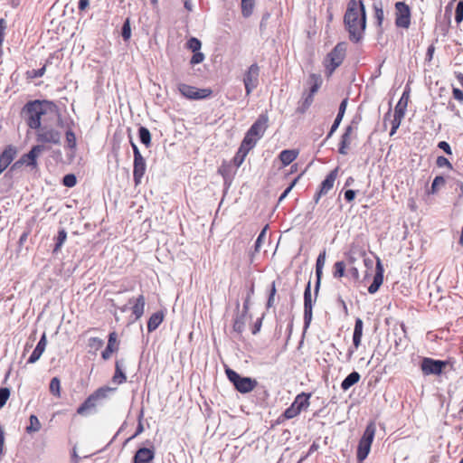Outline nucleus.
<instances>
[{"label": "nucleus", "instance_id": "obj_39", "mask_svg": "<svg viewBox=\"0 0 463 463\" xmlns=\"http://www.w3.org/2000/svg\"><path fill=\"white\" fill-rule=\"evenodd\" d=\"M446 184V180L442 175H437L431 184L429 194H435L438 193L439 187L444 186Z\"/></svg>", "mask_w": 463, "mask_h": 463}, {"label": "nucleus", "instance_id": "obj_17", "mask_svg": "<svg viewBox=\"0 0 463 463\" xmlns=\"http://www.w3.org/2000/svg\"><path fill=\"white\" fill-rule=\"evenodd\" d=\"M383 272L384 269L383 264L380 259H377L375 274L373 276V282L368 287V292L370 294H374L379 290L381 285L383 282Z\"/></svg>", "mask_w": 463, "mask_h": 463}, {"label": "nucleus", "instance_id": "obj_5", "mask_svg": "<svg viewBox=\"0 0 463 463\" xmlns=\"http://www.w3.org/2000/svg\"><path fill=\"white\" fill-rule=\"evenodd\" d=\"M225 374L228 380L232 383L234 389L240 393H249L258 385V382L255 379L242 376L232 368L227 367L225 369Z\"/></svg>", "mask_w": 463, "mask_h": 463}, {"label": "nucleus", "instance_id": "obj_45", "mask_svg": "<svg viewBox=\"0 0 463 463\" xmlns=\"http://www.w3.org/2000/svg\"><path fill=\"white\" fill-rule=\"evenodd\" d=\"M314 98L310 95H307L302 100L301 104L297 108V112L299 114H304L307 109L311 106Z\"/></svg>", "mask_w": 463, "mask_h": 463}, {"label": "nucleus", "instance_id": "obj_14", "mask_svg": "<svg viewBox=\"0 0 463 463\" xmlns=\"http://www.w3.org/2000/svg\"><path fill=\"white\" fill-rule=\"evenodd\" d=\"M268 122L269 116L267 112L261 113L258 117L256 121L250 126L247 132L250 134L252 137L260 139L263 137L266 129L268 128Z\"/></svg>", "mask_w": 463, "mask_h": 463}, {"label": "nucleus", "instance_id": "obj_29", "mask_svg": "<svg viewBox=\"0 0 463 463\" xmlns=\"http://www.w3.org/2000/svg\"><path fill=\"white\" fill-rule=\"evenodd\" d=\"M360 379V373L356 371H353L342 381L341 389L345 392L349 390L353 385L356 384Z\"/></svg>", "mask_w": 463, "mask_h": 463}, {"label": "nucleus", "instance_id": "obj_41", "mask_svg": "<svg viewBox=\"0 0 463 463\" xmlns=\"http://www.w3.org/2000/svg\"><path fill=\"white\" fill-rule=\"evenodd\" d=\"M30 425L27 426L26 431L28 433L39 431L41 429V423L36 415L32 414L29 418Z\"/></svg>", "mask_w": 463, "mask_h": 463}, {"label": "nucleus", "instance_id": "obj_50", "mask_svg": "<svg viewBox=\"0 0 463 463\" xmlns=\"http://www.w3.org/2000/svg\"><path fill=\"white\" fill-rule=\"evenodd\" d=\"M373 9H374V17L376 19L377 25L379 27H381L383 21V17H384L382 5L381 4L380 5L373 4Z\"/></svg>", "mask_w": 463, "mask_h": 463}, {"label": "nucleus", "instance_id": "obj_59", "mask_svg": "<svg viewBox=\"0 0 463 463\" xmlns=\"http://www.w3.org/2000/svg\"><path fill=\"white\" fill-rule=\"evenodd\" d=\"M297 181H298V178L294 179L291 182V184L284 190V192L280 194V196L279 198V203L282 202L288 196V194L290 193L292 188L295 186Z\"/></svg>", "mask_w": 463, "mask_h": 463}, {"label": "nucleus", "instance_id": "obj_38", "mask_svg": "<svg viewBox=\"0 0 463 463\" xmlns=\"http://www.w3.org/2000/svg\"><path fill=\"white\" fill-rule=\"evenodd\" d=\"M66 239H67V232L65 231V229L64 228L59 229L58 234L55 238L56 242H55V245L53 248V252H58L61 250V248L62 247Z\"/></svg>", "mask_w": 463, "mask_h": 463}, {"label": "nucleus", "instance_id": "obj_16", "mask_svg": "<svg viewBox=\"0 0 463 463\" xmlns=\"http://www.w3.org/2000/svg\"><path fill=\"white\" fill-rule=\"evenodd\" d=\"M146 170V163L144 156L134 158L133 161V180L135 185H138L142 182V178L145 175Z\"/></svg>", "mask_w": 463, "mask_h": 463}, {"label": "nucleus", "instance_id": "obj_64", "mask_svg": "<svg viewBox=\"0 0 463 463\" xmlns=\"http://www.w3.org/2000/svg\"><path fill=\"white\" fill-rule=\"evenodd\" d=\"M452 94H453V98L456 100H458L459 102H463V91L461 90L454 87L452 89Z\"/></svg>", "mask_w": 463, "mask_h": 463}, {"label": "nucleus", "instance_id": "obj_51", "mask_svg": "<svg viewBox=\"0 0 463 463\" xmlns=\"http://www.w3.org/2000/svg\"><path fill=\"white\" fill-rule=\"evenodd\" d=\"M349 144H350V137H345L344 135L341 136V140H340V143H339V148H338V152L341 154V155H347V148L349 146Z\"/></svg>", "mask_w": 463, "mask_h": 463}, {"label": "nucleus", "instance_id": "obj_26", "mask_svg": "<svg viewBox=\"0 0 463 463\" xmlns=\"http://www.w3.org/2000/svg\"><path fill=\"white\" fill-rule=\"evenodd\" d=\"M410 98V88L406 87L394 109V114L405 116Z\"/></svg>", "mask_w": 463, "mask_h": 463}, {"label": "nucleus", "instance_id": "obj_57", "mask_svg": "<svg viewBox=\"0 0 463 463\" xmlns=\"http://www.w3.org/2000/svg\"><path fill=\"white\" fill-rule=\"evenodd\" d=\"M436 165L438 167H448L450 170L453 168L449 159L443 156H439L437 157Z\"/></svg>", "mask_w": 463, "mask_h": 463}, {"label": "nucleus", "instance_id": "obj_42", "mask_svg": "<svg viewBox=\"0 0 463 463\" xmlns=\"http://www.w3.org/2000/svg\"><path fill=\"white\" fill-rule=\"evenodd\" d=\"M345 274V263L344 261H336L334 265L333 277L340 279Z\"/></svg>", "mask_w": 463, "mask_h": 463}, {"label": "nucleus", "instance_id": "obj_34", "mask_svg": "<svg viewBox=\"0 0 463 463\" xmlns=\"http://www.w3.org/2000/svg\"><path fill=\"white\" fill-rule=\"evenodd\" d=\"M247 314L248 313H244V310L242 309L241 313L236 316L232 326L233 331L238 334H241L244 331Z\"/></svg>", "mask_w": 463, "mask_h": 463}, {"label": "nucleus", "instance_id": "obj_21", "mask_svg": "<svg viewBox=\"0 0 463 463\" xmlns=\"http://www.w3.org/2000/svg\"><path fill=\"white\" fill-rule=\"evenodd\" d=\"M128 303L133 304L131 309L132 314L135 317V320L139 319L144 315L145 311L146 299L144 295H139L136 298H130Z\"/></svg>", "mask_w": 463, "mask_h": 463}, {"label": "nucleus", "instance_id": "obj_56", "mask_svg": "<svg viewBox=\"0 0 463 463\" xmlns=\"http://www.w3.org/2000/svg\"><path fill=\"white\" fill-rule=\"evenodd\" d=\"M204 58H205L204 54L203 52H201L200 51L194 52V54L190 60V64L191 65L199 64L203 61Z\"/></svg>", "mask_w": 463, "mask_h": 463}, {"label": "nucleus", "instance_id": "obj_3", "mask_svg": "<svg viewBox=\"0 0 463 463\" xmlns=\"http://www.w3.org/2000/svg\"><path fill=\"white\" fill-rule=\"evenodd\" d=\"M117 388L103 386L91 393L77 409V413L81 416H87L95 411L98 402L106 399L109 393L113 392Z\"/></svg>", "mask_w": 463, "mask_h": 463}, {"label": "nucleus", "instance_id": "obj_46", "mask_svg": "<svg viewBox=\"0 0 463 463\" xmlns=\"http://www.w3.org/2000/svg\"><path fill=\"white\" fill-rule=\"evenodd\" d=\"M121 35L124 41H128L131 37V26L129 18H127L122 24Z\"/></svg>", "mask_w": 463, "mask_h": 463}, {"label": "nucleus", "instance_id": "obj_48", "mask_svg": "<svg viewBox=\"0 0 463 463\" xmlns=\"http://www.w3.org/2000/svg\"><path fill=\"white\" fill-rule=\"evenodd\" d=\"M254 294V283L251 282L249 288H248V291H247V295L244 298V301H243V307H242V309L244 310V313H248L249 311V307H250V298L251 296Z\"/></svg>", "mask_w": 463, "mask_h": 463}, {"label": "nucleus", "instance_id": "obj_4", "mask_svg": "<svg viewBox=\"0 0 463 463\" xmlns=\"http://www.w3.org/2000/svg\"><path fill=\"white\" fill-rule=\"evenodd\" d=\"M346 55V43H338L324 61L326 73L330 76L343 63Z\"/></svg>", "mask_w": 463, "mask_h": 463}, {"label": "nucleus", "instance_id": "obj_30", "mask_svg": "<svg viewBox=\"0 0 463 463\" xmlns=\"http://www.w3.org/2000/svg\"><path fill=\"white\" fill-rule=\"evenodd\" d=\"M123 365H124L123 360L116 361L115 373L112 377V381H113V383H115L117 384H121L127 381L126 373L123 371Z\"/></svg>", "mask_w": 463, "mask_h": 463}, {"label": "nucleus", "instance_id": "obj_54", "mask_svg": "<svg viewBox=\"0 0 463 463\" xmlns=\"http://www.w3.org/2000/svg\"><path fill=\"white\" fill-rule=\"evenodd\" d=\"M10 396V390L7 387L0 388V409L5 406Z\"/></svg>", "mask_w": 463, "mask_h": 463}, {"label": "nucleus", "instance_id": "obj_37", "mask_svg": "<svg viewBox=\"0 0 463 463\" xmlns=\"http://www.w3.org/2000/svg\"><path fill=\"white\" fill-rule=\"evenodd\" d=\"M310 81L312 82V85L309 89V92L307 95H310L312 98H314L315 93L317 92L318 89L321 86L322 80L319 75L312 73L309 76Z\"/></svg>", "mask_w": 463, "mask_h": 463}, {"label": "nucleus", "instance_id": "obj_32", "mask_svg": "<svg viewBox=\"0 0 463 463\" xmlns=\"http://www.w3.org/2000/svg\"><path fill=\"white\" fill-rule=\"evenodd\" d=\"M260 139L255 137H252L250 134L246 132L241 145L240 148L243 151L249 153L258 143Z\"/></svg>", "mask_w": 463, "mask_h": 463}, {"label": "nucleus", "instance_id": "obj_47", "mask_svg": "<svg viewBox=\"0 0 463 463\" xmlns=\"http://www.w3.org/2000/svg\"><path fill=\"white\" fill-rule=\"evenodd\" d=\"M104 345V341L99 337H90L88 340V346L94 350H99Z\"/></svg>", "mask_w": 463, "mask_h": 463}, {"label": "nucleus", "instance_id": "obj_10", "mask_svg": "<svg viewBox=\"0 0 463 463\" xmlns=\"http://www.w3.org/2000/svg\"><path fill=\"white\" fill-rule=\"evenodd\" d=\"M395 25L404 29L411 25V8L405 2L395 3Z\"/></svg>", "mask_w": 463, "mask_h": 463}, {"label": "nucleus", "instance_id": "obj_6", "mask_svg": "<svg viewBox=\"0 0 463 463\" xmlns=\"http://www.w3.org/2000/svg\"><path fill=\"white\" fill-rule=\"evenodd\" d=\"M374 435L375 426L373 423H369L366 426L357 446L356 458L358 462H363L367 458L371 450Z\"/></svg>", "mask_w": 463, "mask_h": 463}, {"label": "nucleus", "instance_id": "obj_11", "mask_svg": "<svg viewBox=\"0 0 463 463\" xmlns=\"http://www.w3.org/2000/svg\"><path fill=\"white\" fill-rule=\"evenodd\" d=\"M259 75L260 67L257 63L251 64L243 76V84L245 88L246 96H250V93L259 85Z\"/></svg>", "mask_w": 463, "mask_h": 463}, {"label": "nucleus", "instance_id": "obj_55", "mask_svg": "<svg viewBox=\"0 0 463 463\" xmlns=\"http://www.w3.org/2000/svg\"><path fill=\"white\" fill-rule=\"evenodd\" d=\"M455 21L457 24H460L463 21V1H459L457 4L455 11Z\"/></svg>", "mask_w": 463, "mask_h": 463}, {"label": "nucleus", "instance_id": "obj_31", "mask_svg": "<svg viewBox=\"0 0 463 463\" xmlns=\"http://www.w3.org/2000/svg\"><path fill=\"white\" fill-rule=\"evenodd\" d=\"M298 155V152L297 150L285 149L279 153V157L282 165L286 166L291 164L297 158Z\"/></svg>", "mask_w": 463, "mask_h": 463}, {"label": "nucleus", "instance_id": "obj_22", "mask_svg": "<svg viewBox=\"0 0 463 463\" xmlns=\"http://www.w3.org/2000/svg\"><path fill=\"white\" fill-rule=\"evenodd\" d=\"M118 349V343L117 342V333L111 332L109 335L108 345L106 348L101 353V357L103 360H109L111 354L114 352H117Z\"/></svg>", "mask_w": 463, "mask_h": 463}, {"label": "nucleus", "instance_id": "obj_40", "mask_svg": "<svg viewBox=\"0 0 463 463\" xmlns=\"http://www.w3.org/2000/svg\"><path fill=\"white\" fill-rule=\"evenodd\" d=\"M247 155H248L247 152L243 151L242 149H241L239 147L237 153L235 154V156L232 158V160L231 161V163L235 166V168L238 169L244 162Z\"/></svg>", "mask_w": 463, "mask_h": 463}, {"label": "nucleus", "instance_id": "obj_44", "mask_svg": "<svg viewBox=\"0 0 463 463\" xmlns=\"http://www.w3.org/2000/svg\"><path fill=\"white\" fill-rule=\"evenodd\" d=\"M50 392L56 397L61 396V381L58 377H53L50 382Z\"/></svg>", "mask_w": 463, "mask_h": 463}, {"label": "nucleus", "instance_id": "obj_36", "mask_svg": "<svg viewBox=\"0 0 463 463\" xmlns=\"http://www.w3.org/2000/svg\"><path fill=\"white\" fill-rule=\"evenodd\" d=\"M255 6V0H241V14L244 18L250 17Z\"/></svg>", "mask_w": 463, "mask_h": 463}, {"label": "nucleus", "instance_id": "obj_19", "mask_svg": "<svg viewBox=\"0 0 463 463\" xmlns=\"http://www.w3.org/2000/svg\"><path fill=\"white\" fill-rule=\"evenodd\" d=\"M155 458L154 449L139 448L133 456V463H151Z\"/></svg>", "mask_w": 463, "mask_h": 463}, {"label": "nucleus", "instance_id": "obj_60", "mask_svg": "<svg viewBox=\"0 0 463 463\" xmlns=\"http://www.w3.org/2000/svg\"><path fill=\"white\" fill-rule=\"evenodd\" d=\"M438 147L443 150L447 155L452 154L450 145L447 141H439L438 143Z\"/></svg>", "mask_w": 463, "mask_h": 463}, {"label": "nucleus", "instance_id": "obj_12", "mask_svg": "<svg viewBox=\"0 0 463 463\" xmlns=\"http://www.w3.org/2000/svg\"><path fill=\"white\" fill-rule=\"evenodd\" d=\"M61 134L59 130L48 127V126H41L38 128L37 133V141L41 143H50L53 145L61 144Z\"/></svg>", "mask_w": 463, "mask_h": 463}, {"label": "nucleus", "instance_id": "obj_43", "mask_svg": "<svg viewBox=\"0 0 463 463\" xmlns=\"http://www.w3.org/2000/svg\"><path fill=\"white\" fill-rule=\"evenodd\" d=\"M53 56H54V54H51L49 56V58L46 60L45 64L42 68H40L38 70H33L31 71V77L32 78H41V77H43L44 75V73H45L46 66L48 64L52 63V60L53 59Z\"/></svg>", "mask_w": 463, "mask_h": 463}, {"label": "nucleus", "instance_id": "obj_15", "mask_svg": "<svg viewBox=\"0 0 463 463\" xmlns=\"http://www.w3.org/2000/svg\"><path fill=\"white\" fill-rule=\"evenodd\" d=\"M326 250H323L318 254V256L317 258V261H316V279H316L315 288H314L315 300H317V298L320 286H321L323 269H324L325 262H326Z\"/></svg>", "mask_w": 463, "mask_h": 463}, {"label": "nucleus", "instance_id": "obj_8", "mask_svg": "<svg viewBox=\"0 0 463 463\" xmlns=\"http://www.w3.org/2000/svg\"><path fill=\"white\" fill-rule=\"evenodd\" d=\"M177 89L182 96L191 100L204 99L209 98L213 93L211 89H198L185 83H179Z\"/></svg>", "mask_w": 463, "mask_h": 463}, {"label": "nucleus", "instance_id": "obj_23", "mask_svg": "<svg viewBox=\"0 0 463 463\" xmlns=\"http://www.w3.org/2000/svg\"><path fill=\"white\" fill-rule=\"evenodd\" d=\"M46 345H47L46 334L43 333L42 335L39 342L37 343L35 348L33 349V353L29 356L27 363L28 364L36 363L42 356L43 353L44 352Z\"/></svg>", "mask_w": 463, "mask_h": 463}, {"label": "nucleus", "instance_id": "obj_7", "mask_svg": "<svg viewBox=\"0 0 463 463\" xmlns=\"http://www.w3.org/2000/svg\"><path fill=\"white\" fill-rule=\"evenodd\" d=\"M311 393L301 392L298 394L291 405L285 410L279 418L290 420L298 416L303 410L309 406Z\"/></svg>", "mask_w": 463, "mask_h": 463}, {"label": "nucleus", "instance_id": "obj_18", "mask_svg": "<svg viewBox=\"0 0 463 463\" xmlns=\"http://www.w3.org/2000/svg\"><path fill=\"white\" fill-rule=\"evenodd\" d=\"M236 172L237 168L231 162H223L218 169V173L223 178L224 184L228 187L231 185Z\"/></svg>", "mask_w": 463, "mask_h": 463}, {"label": "nucleus", "instance_id": "obj_63", "mask_svg": "<svg viewBox=\"0 0 463 463\" xmlns=\"http://www.w3.org/2000/svg\"><path fill=\"white\" fill-rule=\"evenodd\" d=\"M347 103H348V99L347 98L344 99L340 102L337 116H340V117L344 118V115H345V110H346Z\"/></svg>", "mask_w": 463, "mask_h": 463}, {"label": "nucleus", "instance_id": "obj_25", "mask_svg": "<svg viewBox=\"0 0 463 463\" xmlns=\"http://www.w3.org/2000/svg\"><path fill=\"white\" fill-rule=\"evenodd\" d=\"M43 150V146L42 145H35L28 153L23 155L21 159L25 161V165L29 166H35L37 165L36 158Z\"/></svg>", "mask_w": 463, "mask_h": 463}, {"label": "nucleus", "instance_id": "obj_61", "mask_svg": "<svg viewBox=\"0 0 463 463\" xmlns=\"http://www.w3.org/2000/svg\"><path fill=\"white\" fill-rule=\"evenodd\" d=\"M265 233H266V227L260 232V233L259 234V236L257 237V239L254 242V248H255L256 251L259 250V249L262 243V240L265 237Z\"/></svg>", "mask_w": 463, "mask_h": 463}, {"label": "nucleus", "instance_id": "obj_58", "mask_svg": "<svg viewBox=\"0 0 463 463\" xmlns=\"http://www.w3.org/2000/svg\"><path fill=\"white\" fill-rule=\"evenodd\" d=\"M275 294H276V286H275V282L273 281L270 286V291H269V295L268 301H267V308H269L273 306Z\"/></svg>", "mask_w": 463, "mask_h": 463}, {"label": "nucleus", "instance_id": "obj_53", "mask_svg": "<svg viewBox=\"0 0 463 463\" xmlns=\"http://www.w3.org/2000/svg\"><path fill=\"white\" fill-rule=\"evenodd\" d=\"M403 118L404 117L401 116V115H397V114L393 115V119L392 120V128L390 131V136H393L396 133L397 129L401 126V123H402V120Z\"/></svg>", "mask_w": 463, "mask_h": 463}, {"label": "nucleus", "instance_id": "obj_35", "mask_svg": "<svg viewBox=\"0 0 463 463\" xmlns=\"http://www.w3.org/2000/svg\"><path fill=\"white\" fill-rule=\"evenodd\" d=\"M138 137L139 141L146 146V147L151 146V133L147 128L144 126L138 128Z\"/></svg>", "mask_w": 463, "mask_h": 463}, {"label": "nucleus", "instance_id": "obj_33", "mask_svg": "<svg viewBox=\"0 0 463 463\" xmlns=\"http://www.w3.org/2000/svg\"><path fill=\"white\" fill-rule=\"evenodd\" d=\"M71 125H73V120H71L70 124H67L66 131H65V138H66V144L67 147L73 150L76 148L77 141H76V136L73 132Z\"/></svg>", "mask_w": 463, "mask_h": 463}, {"label": "nucleus", "instance_id": "obj_52", "mask_svg": "<svg viewBox=\"0 0 463 463\" xmlns=\"http://www.w3.org/2000/svg\"><path fill=\"white\" fill-rule=\"evenodd\" d=\"M77 184V178L74 174H67L62 178V184L66 187L71 188Z\"/></svg>", "mask_w": 463, "mask_h": 463}, {"label": "nucleus", "instance_id": "obj_20", "mask_svg": "<svg viewBox=\"0 0 463 463\" xmlns=\"http://www.w3.org/2000/svg\"><path fill=\"white\" fill-rule=\"evenodd\" d=\"M16 155V150L12 146H7L0 154V175L9 166Z\"/></svg>", "mask_w": 463, "mask_h": 463}, {"label": "nucleus", "instance_id": "obj_62", "mask_svg": "<svg viewBox=\"0 0 463 463\" xmlns=\"http://www.w3.org/2000/svg\"><path fill=\"white\" fill-rule=\"evenodd\" d=\"M355 195H356V191L352 190V189L345 190V194H344L345 200L348 203H351L352 201H354L355 198Z\"/></svg>", "mask_w": 463, "mask_h": 463}, {"label": "nucleus", "instance_id": "obj_1", "mask_svg": "<svg viewBox=\"0 0 463 463\" xmlns=\"http://www.w3.org/2000/svg\"><path fill=\"white\" fill-rule=\"evenodd\" d=\"M344 24L349 33V39L359 43L366 28V11L362 0H350L344 15Z\"/></svg>", "mask_w": 463, "mask_h": 463}, {"label": "nucleus", "instance_id": "obj_28", "mask_svg": "<svg viewBox=\"0 0 463 463\" xmlns=\"http://www.w3.org/2000/svg\"><path fill=\"white\" fill-rule=\"evenodd\" d=\"M164 312L163 311H157L151 315L147 321V331L148 333H151L157 329V327L160 326V324L164 320Z\"/></svg>", "mask_w": 463, "mask_h": 463}, {"label": "nucleus", "instance_id": "obj_13", "mask_svg": "<svg viewBox=\"0 0 463 463\" xmlns=\"http://www.w3.org/2000/svg\"><path fill=\"white\" fill-rule=\"evenodd\" d=\"M315 302V299L312 300L311 281L309 280L304 290V331L309 327L312 321L313 305Z\"/></svg>", "mask_w": 463, "mask_h": 463}, {"label": "nucleus", "instance_id": "obj_24", "mask_svg": "<svg viewBox=\"0 0 463 463\" xmlns=\"http://www.w3.org/2000/svg\"><path fill=\"white\" fill-rule=\"evenodd\" d=\"M338 167H335L330 171L326 178L322 181L319 189L320 193L326 194L334 186L335 181L337 177Z\"/></svg>", "mask_w": 463, "mask_h": 463}, {"label": "nucleus", "instance_id": "obj_27", "mask_svg": "<svg viewBox=\"0 0 463 463\" xmlns=\"http://www.w3.org/2000/svg\"><path fill=\"white\" fill-rule=\"evenodd\" d=\"M364 322L361 318L357 317L354 322V328L353 333V345L357 349L361 345L363 336Z\"/></svg>", "mask_w": 463, "mask_h": 463}, {"label": "nucleus", "instance_id": "obj_49", "mask_svg": "<svg viewBox=\"0 0 463 463\" xmlns=\"http://www.w3.org/2000/svg\"><path fill=\"white\" fill-rule=\"evenodd\" d=\"M186 46L189 50H191L193 52H198L201 50V47H202V43L199 39H197L196 37H191L187 43H186Z\"/></svg>", "mask_w": 463, "mask_h": 463}, {"label": "nucleus", "instance_id": "obj_2", "mask_svg": "<svg viewBox=\"0 0 463 463\" xmlns=\"http://www.w3.org/2000/svg\"><path fill=\"white\" fill-rule=\"evenodd\" d=\"M56 108L55 104L47 100H31L28 101L22 109V116L25 119L27 126L33 129L40 128L41 118L46 113V108Z\"/></svg>", "mask_w": 463, "mask_h": 463}, {"label": "nucleus", "instance_id": "obj_9", "mask_svg": "<svg viewBox=\"0 0 463 463\" xmlns=\"http://www.w3.org/2000/svg\"><path fill=\"white\" fill-rule=\"evenodd\" d=\"M447 364V361L423 357L420 366L424 375H440Z\"/></svg>", "mask_w": 463, "mask_h": 463}]
</instances>
